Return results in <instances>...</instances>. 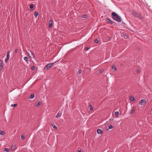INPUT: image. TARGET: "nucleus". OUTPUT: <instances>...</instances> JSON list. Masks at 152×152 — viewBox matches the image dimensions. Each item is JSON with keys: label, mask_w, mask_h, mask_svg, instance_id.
<instances>
[{"label": "nucleus", "mask_w": 152, "mask_h": 152, "mask_svg": "<svg viewBox=\"0 0 152 152\" xmlns=\"http://www.w3.org/2000/svg\"><path fill=\"white\" fill-rule=\"evenodd\" d=\"M130 100L133 102H134V99L133 96H130L129 97Z\"/></svg>", "instance_id": "obj_9"}, {"label": "nucleus", "mask_w": 152, "mask_h": 152, "mask_svg": "<svg viewBox=\"0 0 152 152\" xmlns=\"http://www.w3.org/2000/svg\"><path fill=\"white\" fill-rule=\"evenodd\" d=\"M53 20H50L49 22V27L50 28H52V27Z\"/></svg>", "instance_id": "obj_6"}, {"label": "nucleus", "mask_w": 152, "mask_h": 152, "mask_svg": "<svg viewBox=\"0 0 152 152\" xmlns=\"http://www.w3.org/2000/svg\"><path fill=\"white\" fill-rule=\"evenodd\" d=\"M137 72L138 73H139L140 72V70L139 69H138L137 70Z\"/></svg>", "instance_id": "obj_36"}, {"label": "nucleus", "mask_w": 152, "mask_h": 152, "mask_svg": "<svg viewBox=\"0 0 152 152\" xmlns=\"http://www.w3.org/2000/svg\"><path fill=\"white\" fill-rule=\"evenodd\" d=\"M34 97V94H31L29 96V98L30 99H33Z\"/></svg>", "instance_id": "obj_11"}, {"label": "nucleus", "mask_w": 152, "mask_h": 152, "mask_svg": "<svg viewBox=\"0 0 152 152\" xmlns=\"http://www.w3.org/2000/svg\"><path fill=\"white\" fill-rule=\"evenodd\" d=\"M94 42L96 43H98L99 42V40L97 39H96L94 40Z\"/></svg>", "instance_id": "obj_28"}, {"label": "nucleus", "mask_w": 152, "mask_h": 152, "mask_svg": "<svg viewBox=\"0 0 152 152\" xmlns=\"http://www.w3.org/2000/svg\"><path fill=\"white\" fill-rule=\"evenodd\" d=\"M90 109L91 111H92L93 110V107L91 104H90L89 105Z\"/></svg>", "instance_id": "obj_14"}, {"label": "nucleus", "mask_w": 152, "mask_h": 152, "mask_svg": "<svg viewBox=\"0 0 152 152\" xmlns=\"http://www.w3.org/2000/svg\"><path fill=\"white\" fill-rule=\"evenodd\" d=\"M4 150L5 151L9 152V149L7 148H5Z\"/></svg>", "instance_id": "obj_24"}, {"label": "nucleus", "mask_w": 152, "mask_h": 152, "mask_svg": "<svg viewBox=\"0 0 152 152\" xmlns=\"http://www.w3.org/2000/svg\"><path fill=\"white\" fill-rule=\"evenodd\" d=\"M109 121H113V119H109Z\"/></svg>", "instance_id": "obj_37"}, {"label": "nucleus", "mask_w": 152, "mask_h": 152, "mask_svg": "<svg viewBox=\"0 0 152 152\" xmlns=\"http://www.w3.org/2000/svg\"><path fill=\"white\" fill-rule=\"evenodd\" d=\"M135 109L134 108H133L132 110L130 112V114H133L135 111Z\"/></svg>", "instance_id": "obj_12"}, {"label": "nucleus", "mask_w": 152, "mask_h": 152, "mask_svg": "<svg viewBox=\"0 0 152 152\" xmlns=\"http://www.w3.org/2000/svg\"><path fill=\"white\" fill-rule=\"evenodd\" d=\"M97 133L99 134H101L103 133V131L101 129H98L97 130Z\"/></svg>", "instance_id": "obj_10"}, {"label": "nucleus", "mask_w": 152, "mask_h": 152, "mask_svg": "<svg viewBox=\"0 0 152 152\" xmlns=\"http://www.w3.org/2000/svg\"><path fill=\"white\" fill-rule=\"evenodd\" d=\"M10 51H8L7 53V57L5 59V62H7L8 60H9L10 58Z\"/></svg>", "instance_id": "obj_4"}, {"label": "nucleus", "mask_w": 152, "mask_h": 152, "mask_svg": "<svg viewBox=\"0 0 152 152\" xmlns=\"http://www.w3.org/2000/svg\"><path fill=\"white\" fill-rule=\"evenodd\" d=\"M15 148V146L12 145V146L11 147V149L12 150H13Z\"/></svg>", "instance_id": "obj_27"}, {"label": "nucleus", "mask_w": 152, "mask_h": 152, "mask_svg": "<svg viewBox=\"0 0 152 152\" xmlns=\"http://www.w3.org/2000/svg\"><path fill=\"white\" fill-rule=\"evenodd\" d=\"M132 14L133 15H134V16L137 17L139 18H142L141 15L137 12H135L134 11H133L132 12Z\"/></svg>", "instance_id": "obj_3"}, {"label": "nucleus", "mask_w": 152, "mask_h": 152, "mask_svg": "<svg viewBox=\"0 0 152 152\" xmlns=\"http://www.w3.org/2000/svg\"><path fill=\"white\" fill-rule=\"evenodd\" d=\"M78 152H82L81 151H79Z\"/></svg>", "instance_id": "obj_38"}, {"label": "nucleus", "mask_w": 152, "mask_h": 152, "mask_svg": "<svg viewBox=\"0 0 152 152\" xmlns=\"http://www.w3.org/2000/svg\"><path fill=\"white\" fill-rule=\"evenodd\" d=\"M99 72H100V73H102V71H99Z\"/></svg>", "instance_id": "obj_39"}, {"label": "nucleus", "mask_w": 152, "mask_h": 152, "mask_svg": "<svg viewBox=\"0 0 152 152\" xmlns=\"http://www.w3.org/2000/svg\"><path fill=\"white\" fill-rule=\"evenodd\" d=\"M17 104H12L11 105V107H15L16 106H17Z\"/></svg>", "instance_id": "obj_29"}, {"label": "nucleus", "mask_w": 152, "mask_h": 152, "mask_svg": "<svg viewBox=\"0 0 152 152\" xmlns=\"http://www.w3.org/2000/svg\"><path fill=\"white\" fill-rule=\"evenodd\" d=\"M123 37L125 39H128L129 37V36L127 35H125L124 34H123Z\"/></svg>", "instance_id": "obj_18"}, {"label": "nucleus", "mask_w": 152, "mask_h": 152, "mask_svg": "<svg viewBox=\"0 0 152 152\" xmlns=\"http://www.w3.org/2000/svg\"><path fill=\"white\" fill-rule=\"evenodd\" d=\"M53 127L55 129L57 130V127L54 124L53 126Z\"/></svg>", "instance_id": "obj_23"}, {"label": "nucleus", "mask_w": 152, "mask_h": 152, "mask_svg": "<svg viewBox=\"0 0 152 152\" xmlns=\"http://www.w3.org/2000/svg\"><path fill=\"white\" fill-rule=\"evenodd\" d=\"M56 62H55L54 63H49V64H48L44 68V69L46 70V71L48 70L49 69L52 67L54 64Z\"/></svg>", "instance_id": "obj_2"}, {"label": "nucleus", "mask_w": 152, "mask_h": 152, "mask_svg": "<svg viewBox=\"0 0 152 152\" xmlns=\"http://www.w3.org/2000/svg\"><path fill=\"white\" fill-rule=\"evenodd\" d=\"M40 102H38L36 104V106L37 107H38L40 105Z\"/></svg>", "instance_id": "obj_30"}, {"label": "nucleus", "mask_w": 152, "mask_h": 152, "mask_svg": "<svg viewBox=\"0 0 152 152\" xmlns=\"http://www.w3.org/2000/svg\"><path fill=\"white\" fill-rule=\"evenodd\" d=\"M89 49V48L87 47L86 48V50H88Z\"/></svg>", "instance_id": "obj_35"}, {"label": "nucleus", "mask_w": 152, "mask_h": 152, "mask_svg": "<svg viewBox=\"0 0 152 152\" xmlns=\"http://www.w3.org/2000/svg\"><path fill=\"white\" fill-rule=\"evenodd\" d=\"M4 132L2 131H0V134L2 135L4 134Z\"/></svg>", "instance_id": "obj_17"}, {"label": "nucleus", "mask_w": 152, "mask_h": 152, "mask_svg": "<svg viewBox=\"0 0 152 152\" xmlns=\"http://www.w3.org/2000/svg\"><path fill=\"white\" fill-rule=\"evenodd\" d=\"M110 39L111 37H108L106 38V39L107 41H109L110 40Z\"/></svg>", "instance_id": "obj_25"}, {"label": "nucleus", "mask_w": 152, "mask_h": 152, "mask_svg": "<svg viewBox=\"0 0 152 152\" xmlns=\"http://www.w3.org/2000/svg\"><path fill=\"white\" fill-rule=\"evenodd\" d=\"M87 16V15L85 14L84 15L82 16V17L83 18H86Z\"/></svg>", "instance_id": "obj_26"}, {"label": "nucleus", "mask_w": 152, "mask_h": 152, "mask_svg": "<svg viewBox=\"0 0 152 152\" xmlns=\"http://www.w3.org/2000/svg\"><path fill=\"white\" fill-rule=\"evenodd\" d=\"M21 138L22 140H23L25 138V137L22 135L21 136Z\"/></svg>", "instance_id": "obj_31"}, {"label": "nucleus", "mask_w": 152, "mask_h": 152, "mask_svg": "<svg viewBox=\"0 0 152 152\" xmlns=\"http://www.w3.org/2000/svg\"><path fill=\"white\" fill-rule=\"evenodd\" d=\"M112 18L115 21L118 22H120L121 21V17L115 12H113L112 13Z\"/></svg>", "instance_id": "obj_1"}, {"label": "nucleus", "mask_w": 152, "mask_h": 152, "mask_svg": "<svg viewBox=\"0 0 152 152\" xmlns=\"http://www.w3.org/2000/svg\"><path fill=\"white\" fill-rule=\"evenodd\" d=\"M34 5L33 4H31L30 5L29 7L30 9H32L34 8Z\"/></svg>", "instance_id": "obj_16"}, {"label": "nucleus", "mask_w": 152, "mask_h": 152, "mask_svg": "<svg viewBox=\"0 0 152 152\" xmlns=\"http://www.w3.org/2000/svg\"><path fill=\"white\" fill-rule=\"evenodd\" d=\"M105 21L108 22L109 23L111 24H113V22L111 20H110L109 18H106Z\"/></svg>", "instance_id": "obj_7"}, {"label": "nucleus", "mask_w": 152, "mask_h": 152, "mask_svg": "<svg viewBox=\"0 0 152 152\" xmlns=\"http://www.w3.org/2000/svg\"><path fill=\"white\" fill-rule=\"evenodd\" d=\"M146 100L145 99H143L141 100L139 102V103L141 105H143L146 104Z\"/></svg>", "instance_id": "obj_5"}, {"label": "nucleus", "mask_w": 152, "mask_h": 152, "mask_svg": "<svg viewBox=\"0 0 152 152\" xmlns=\"http://www.w3.org/2000/svg\"><path fill=\"white\" fill-rule=\"evenodd\" d=\"M112 68L113 70H116V68L115 65L113 66Z\"/></svg>", "instance_id": "obj_20"}, {"label": "nucleus", "mask_w": 152, "mask_h": 152, "mask_svg": "<svg viewBox=\"0 0 152 152\" xmlns=\"http://www.w3.org/2000/svg\"><path fill=\"white\" fill-rule=\"evenodd\" d=\"M119 114V112L118 111H116L115 112V115H118Z\"/></svg>", "instance_id": "obj_21"}, {"label": "nucleus", "mask_w": 152, "mask_h": 152, "mask_svg": "<svg viewBox=\"0 0 152 152\" xmlns=\"http://www.w3.org/2000/svg\"><path fill=\"white\" fill-rule=\"evenodd\" d=\"M61 114L60 115L59 114V113H58L57 115H56V118H57L59 116L60 117L61 116Z\"/></svg>", "instance_id": "obj_22"}, {"label": "nucleus", "mask_w": 152, "mask_h": 152, "mask_svg": "<svg viewBox=\"0 0 152 152\" xmlns=\"http://www.w3.org/2000/svg\"><path fill=\"white\" fill-rule=\"evenodd\" d=\"M18 50L17 49H16L15 50V53H17L18 52Z\"/></svg>", "instance_id": "obj_34"}, {"label": "nucleus", "mask_w": 152, "mask_h": 152, "mask_svg": "<svg viewBox=\"0 0 152 152\" xmlns=\"http://www.w3.org/2000/svg\"><path fill=\"white\" fill-rule=\"evenodd\" d=\"M31 69L32 70H34L35 69V67L34 66L32 67Z\"/></svg>", "instance_id": "obj_33"}, {"label": "nucleus", "mask_w": 152, "mask_h": 152, "mask_svg": "<svg viewBox=\"0 0 152 152\" xmlns=\"http://www.w3.org/2000/svg\"><path fill=\"white\" fill-rule=\"evenodd\" d=\"M3 68L2 61L0 60V70H1Z\"/></svg>", "instance_id": "obj_8"}, {"label": "nucleus", "mask_w": 152, "mask_h": 152, "mask_svg": "<svg viewBox=\"0 0 152 152\" xmlns=\"http://www.w3.org/2000/svg\"><path fill=\"white\" fill-rule=\"evenodd\" d=\"M38 12H35L34 13V15L35 16V17L36 18L37 16H38Z\"/></svg>", "instance_id": "obj_15"}, {"label": "nucleus", "mask_w": 152, "mask_h": 152, "mask_svg": "<svg viewBox=\"0 0 152 152\" xmlns=\"http://www.w3.org/2000/svg\"><path fill=\"white\" fill-rule=\"evenodd\" d=\"M23 59L25 60L26 61L27 63H28V58L27 57H24Z\"/></svg>", "instance_id": "obj_13"}, {"label": "nucleus", "mask_w": 152, "mask_h": 152, "mask_svg": "<svg viewBox=\"0 0 152 152\" xmlns=\"http://www.w3.org/2000/svg\"><path fill=\"white\" fill-rule=\"evenodd\" d=\"M113 128V126L112 125H110L108 126V128L109 129H112Z\"/></svg>", "instance_id": "obj_19"}, {"label": "nucleus", "mask_w": 152, "mask_h": 152, "mask_svg": "<svg viewBox=\"0 0 152 152\" xmlns=\"http://www.w3.org/2000/svg\"><path fill=\"white\" fill-rule=\"evenodd\" d=\"M81 73V70L80 69L79 70L78 72V73L80 74Z\"/></svg>", "instance_id": "obj_32"}]
</instances>
